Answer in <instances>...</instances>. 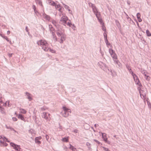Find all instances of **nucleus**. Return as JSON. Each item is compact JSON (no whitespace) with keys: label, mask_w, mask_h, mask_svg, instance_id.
Returning a JSON list of instances; mask_svg holds the SVG:
<instances>
[{"label":"nucleus","mask_w":151,"mask_h":151,"mask_svg":"<svg viewBox=\"0 0 151 151\" xmlns=\"http://www.w3.org/2000/svg\"><path fill=\"white\" fill-rule=\"evenodd\" d=\"M42 138V137H41L40 136L37 137H36V140L37 139L38 140H40Z\"/></svg>","instance_id":"obj_52"},{"label":"nucleus","mask_w":151,"mask_h":151,"mask_svg":"<svg viewBox=\"0 0 151 151\" xmlns=\"http://www.w3.org/2000/svg\"><path fill=\"white\" fill-rule=\"evenodd\" d=\"M73 132L75 133H77L78 132V130L77 129H74Z\"/></svg>","instance_id":"obj_55"},{"label":"nucleus","mask_w":151,"mask_h":151,"mask_svg":"<svg viewBox=\"0 0 151 151\" xmlns=\"http://www.w3.org/2000/svg\"><path fill=\"white\" fill-rule=\"evenodd\" d=\"M34 12L36 16H38L40 15V13L37 10H36Z\"/></svg>","instance_id":"obj_44"},{"label":"nucleus","mask_w":151,"mask_h":151,"mask_svg":"<svg viewBox=\"0 0 151 151\" xmlns=\"http://www.w3.org/2000/svg\"><path fill=\"white\" fill-rule=\"evenodd\" d=\"M35 1L37 4L39 5L42 7H43V6L42 4V2L41 0H35Z\"/></svg>","instance_id":"obj_18"},{"label":"nucleus","mask_w":151,"mask_h":151,"mask_svg":"<svg viewBox=\"0 0 151 151\" xmlns=\"http://www.w3.org/2000/svg\"><path fill=\"white\" fill-rule=\"evenodd\" d=\"M47 3L49 5H51L53 6H56V3L54 2L51 0H47Z\"/></svg>","instance_id":"obj_15"},{"label":"nucleus","mask_w":151,"mask_h":151,"mask_svg":"<svg viewBox=\"0 0 151 151\" xmlns=\"http://www.w3.org/2000/svg\"><path fill=\"white\" fill-rule=\"evenodd\" d=\"M9 58H11L12 57V54H9Z\"/></svg>","instance_id":"obj_64"},{"label":"nucleus","mask_w":151,"mask_h":151,"mask_svg":"<svg viewBox=\"0 0 151 151\" xmlns=\"http://www.w3.org/2000/svg\"><path fill=\"white\" fill-rule=\"evenodd\" d=\"M19 110L21 111V113L24 114H25L26 113V111L23 109L20 108Z\"/></svg>","instance_id":"obj_29"},{"label":"nucleus","mask_w":151,"mask_h":151,"mask_svg":"<svg viewBox=\"0 0 151 151\" xmlns=\"http://www.w3.org/2000/svg\"><path fill=\"white\" fill-rule=\"evenodd\" d=\"M146 33L147 35L148 36H151V34L150 32V31L148 30H147L146 31Z\"/></svg>","instance_id":"obj_35"},{"label":"nucleus","mask_w":151,"mask_h":151,"mask_svg":"<svg viewBox=\"0 0 151 151\" xmlns=\"http://www.w3.org/2000/svg\"><path fill=\"white\" fill-rule=\"evenodd\" d=\"M126 66L127 68L129 71V73L131 74L132 75L134 74L133 72L132 71L131 69L130 68V67L128 64H126Z\"/></svg>","instance_id":"obj_14"},{"label":"nucleus","mask_w":151,"mask_h":151,"mask_svg":"<svg viewBox=\"0 0 151 151\" xmlns=\"http://www.w3.org/2000/svg\"><path fill=\"white\" fill-rule=\"evenodd\" d=\"M61 38L60 40V43H63V41L65 40L66 39V35L64 34L61 35Z\"/></svg>","instance_id":"obj_12"},{"label":"nucleus","mask_w":151,"mask_h":151,"mask_svg":"<svg viewBox=\"0 0 151 151\" xmlns=\"http://www.w3.org/2000/svg\"><path fill=\"white\" fill-rule=\"evenodd\" d=\"M50 114L47 112H44L42 115V118H44L47 121H49L50 119H49Z\"/></svg>","instance_id":"obj_6"},{"label":"nucleus","mask_w":151,"mask_h":151,"mask_svg":"<svg viewBox=\"0 0 151 151\" xmlns=\"http://www.w3.org/2000/svg\"><path fill=\"white\" fill-rule=\"evenodd\" d=\"M71 27V28L72 29H73L74 27H75V25L74 24H72V25H71V27Z\"/></svg>","instance_id":"obj_59"},{"label":"nucleus","mask_w":151,"mask_h":151,"mask_svg":"<svg viewBox=\"0 0 151 151\" xmlns=\"http://www.w3.org/2000/svg\"><path fill=\"white\" fill-rule=\"evenodd\" d=\"M3 97L2 95L0 93V111L1 112H2L4 109L2 106L4 105H6V103H4L3 101Z\"/></svg>","instance_id":"obj_4"},{"label":"nucleus","mask_w":151,"mask_h":151,"mask_svg":"<svg viewBox=\"0 0 151 151\" xmlns=\"http://www.w3.org/2000/svg\"><path fill=\"white\" fill-rule=\"evenodd\" d=\"M26 95L27 96V98L29 99V101H31L32 100V98L30 96L31 94L28 92H26L25 93Z\"/></svg>","instance_id":"obj_16"},{"label":"nucleus","mask_w":151,"mask_h":151,"mask_svg":"<svg viewBox=\"0 0 151 151\" xmlns=\"http://www.w3.org/2000/svg\"><path fill=\"white\" fill-rule=\"evenodd\" d=\"M139 92L140 95V96H141L142 95L143 96H144V94L143 93L144 91L143 90L140 89L139 90Z\"/></svg>","instance_id":"obj_33"},{"label":"nucleus","mask_w":151,"mask_h":151,"mask_svg":"<svg viewBox=\"0 0 151 151\" xmlns=\"http://www.w3.org/2000/svg\"><path fill=\"white\" fill-rule=\"evenodd\" d=\"M48 108L45 106H43L40 108V109L41 111H43L46 110Z\"/></svg>","instance_id":"obj_34"},{"label":"nucleus","mask_w":151,"mask_h":151,"mask_svg":"<svg viewBox=\"0 0 151 151\" xmlns=\"http://www.w3.org/2000/svg\"><path fill=\"white\" fill-rule=\"evenodd\" d=\"M49 49L50 51V52H52V53H55V50H54L53 49H51L50 48H49Z\"/></svg>","instance_id":"obj_41"},{"label":"nucleus","mask_w":151,"mask_h":151,"mask_svg":"<svg viewBox=\"0 0 151 151\" xmlns=\"http://www.w3.org/2000/svg\"><path fill=\"white\" fill-rule=\"evenodd\" d=\"M63 111L62 112V115L65 117H67L69 115V113H71V110L65 106H63Z\"/></svg>","instance_id":"obj_2"},{"label":"nucleus","mask_w":151,"mask_h":151,"mask_svg":"<svg viewBox=\"0 0 151 151\" xmlns=\"http://www.w3.org/2000/svg\"><path fill=\"white\" fill-rule=\"evenodd\" d=\"M92 8L93 11L94 13L95 14V15H96V14H98V11H97V9L96 8L95 5H94L93 4H92Z\"/></svg>","instance_id":"obj_13"},{"label":"nucleus","mask_w":151,"mask_h":151,"mask_svg":"<svg viewBox=\"0 0 151 151\" xmlns=\"http://www.w3.org/2000/svg\"><path fill=\"white\" fill-rule=\"evenodd\" d=\"M64 34V31L61 29H58L56 32V34L58 37H60L61 35Z\"/></svg>","instance_id":"obj_10"},{"label":"nucleus","mask_w":151,"mask_h":151,"mask_svg":"<svg viewBox=\"0 0 151 151\" xmlns=\"http://www.w3.org/2000/svg\"><path fill=\"white\" fill-rule=\"evenodd\" d=\"M138 20L139 22H140L142 21V19L140 18L138 19Z\"/></svg>","instance_id":"obj_60"},{"label":"nucleus","mask_w":151,"mask_h":151,"mask_svg":"<svg viewBox=\"0 0 151 151\" xmlns=\"http://www.w3.org/2000/svg\"><path fill=\"white\" fill-rule=\"evenodd\" d=\"M68 19V17L66 16H63L60 19V23L65 26L67 24V21Z\"/></svg>","instance_id":"obj_3"},{"label":"nucleus","mask_w":151,"mask_h":151,"mask_svg":"<svg viewBox=\"0 0 151 151\" xmlns=\"http://www.w3.org/2000/svg\"><path fill=\"white\" fill-rule=\"evenodd\" d=\"M54 6L55 7V8L56 9H58V10L59 11H60V10L61 9L62 7H61L60 4H58L57 5H56V6Z\"/></svg>","instance_id":"obj_25"},{"label":"nucleus","mask_w":151,"mask_h":151,"mask_svg":"<svg viewBox=\"0 0 151 151\" xmlns=\"http://www.w3.org/2000/svg\"><path fill=\"white\" fill-rule=\"evenodd\" d=\"M37 44L39 46H40L42 49L45 51H47L49 49V44L47 41L45 40H41L37 42Z\"/></svg>","instance_id":"obj_1"},{"label":"nucleus","mask_w":151,"mask_h":151,"mask_svg":"<svg viewBox=\"0 0 151 151\" xmlns=\"http://www.w3.org/2000/svg\"><path fill=\"white\" fill-rule=\"evenodd\" d=\"M62 140L63 142H67L68 141V140L67 138L64 137L63 138Z\"/></svg>","instance_id":"obj_39"},{"label":"nucleus","mask_w":151,"mask_h":151,"mask_svg":"<svg viewBox=\"0 0 151 151\" xmlns=\"http://www.w3.org/2000/svg\"><path fill=\"white\" fill-rule=\"evenodd\" d=\"M50 32H51V33L52 34V32H54V31H55V29H54V28H52V29H50Z\"/></svg>","instance_id":"obj_46"},{"label":"nucleus","mask_w":151,"mask_h":151,"mask_svg":"<svg viewBox=\"0 0 151 151\" xmlns=\"http://www.w3.org/2000/svg\"><path fill=\"white\" fill-rule=\"evenodd\" d=\"M1 36L3 38H4L5 39H6V41L7 42H9L10 44H12L11 41V40H9V39L7 38V37L5 36H4V35H1Z\"/></svg>","instance_id":"obj_17"},{"label":"nucleus","mask_w":151,"mask_h":151,"mask_svg":"<svg viewBox=\"0 0 151 151\" xmlns=\"http://www.w3.org/2000/svg\"><path fill=\"white\" fill-rule=\"evenodd\" d=\"M4 138H5V141L7 142H9V141L5 137H4Z\"/></svg>","instance_id":"obj_62"},{"label":"nucleus","mask_w":151,"mask_h":151,"mask_svg":"<svg viewBox=\"0 0 151 151\" xmlns=\"http://www.w3.org/2000/svg\"><path fill=\"white\" fill-rule=\"evenodd\" d=\"M104 134H105L104 133H102V137L103 138L104 140L106 142L108 140L107 138L106 137V138L104 137Z\"/></svg>","instance_id":"obj_31"},{"label":"nucleus","mask_w":151,"mask_h":151,"mask_svg":"<svg viewBox=\"0 0 151 151\" xmlns=\"http://www.w3.org/2000/svg\"><path fill=\"white\" fill-rule=\"evenodd\" d=\"M105 42L106 43L107 46L108 47V46L111 45V44L109 43L108 41L107 38L106 36V39H105Z\"/></svg>","instance_id":"obj_26"},{"label":"nucleus","mask_w":151,"mask_h":151,"mask_svg":"<svg viewBox=\"0 0 151 151\" xmlns=\"http://www.w3.org/2000/svg\"><path fill=\"white\" fill-rule=\"evenodd\" d=\"M141 71L142 73L145 76H146V75L147 73V72L146 70L142 69L141 70Z\"/></svg>","instance_id":"obj_23"},{"label":"nucleus","mask_w":151,"mask_h":151,"mask_svg":"<svg viewBox=\"0 0 151 151\" xmlns=\"http://www.w3.org/2000/svg\"><path fill=\"white\" fill-rule=\"evenodd\" d=\"M63 4L64 7H65V9H68V8H69V7L68 6L65 5V4H64V3H63Z\"/></svg>","instance_id":"obj_40"},{"label":"nucleus","mask_w":151,"mask_h":151,"mask_svg":"<svg viewBox=\"0 0 151 151\" xmlns=\"http://www.w3.org/2000/svg\"><path fill=\"white\" fill-rule=\"evenodd\" d=\"M138 19L140 18V14L139 13H138L136 15Z\"/></svg>","instance_id":"obj_42"},{"label":"nucleus","mask_w":151,"mask_h":151,"mask_svg":"<svg viewBox=\"0 0 151 151\" xmlns=\"http://www.w3.org/2000/svg\"><path fill=\"white\" fill-rule=\"evenodd\" d=\"M94 141H95V142H96L98 144H100V142L98 140H97L94 139Z\"/></svg>","instance_id":"obj_54"},{"label":"nucleus","mask_w":151,"mask_h":151,"mask_svg":"<svg viewBox=\"0 0 151 151\" xmlns=\"http://www.w3.org/2000/svg\"><path fill=\"white\" fill-rule=\"evenodd\" d=\"M45 137H46V138L47 139V141L48 140V139H49V136L48 135H46V136H45Z\"/></svg>","instance_id":"obj_53"},{"label":"nucleus","mask_w":151,"mask_h":151,"mask_svg":"<svg viewBox=\"0 0 151 151\" xmlns=\"http://www.w3.org/2000/svg\"><path fill=\"white\" fill-rule=\"evenodd\" d=\"M106 142L108 144H110L111 142L107 140Z\"/></svg>","instance_id":"obj_63"},{"label":"nucleus","mask_w":151,"mask_h":151,"mask_svg":"<svg viewBox=\"0 0 151 151\" xmlns=\"http://www.w3.org/2000/svg\"><path fill=\"white\" fill-rule=\"evenodd\" d=\"M43 17L44 19L46 20H47L48 21L50 20V17L49 16L47 15L46 14H45L44 15Z\"/></svg>","instance_id":"obj_24"},{"label":"nucleus","mask_w":151,"mask_h":151,"mask_svg":"<svg viewBox=\"0 0 151 151\" xmlns=\"http://www.w3.org/2000/svg\"><path fill=\"white\" fill-rule=\"evenodd\" d=\"M132 76H133L136 84L139 86V87L141 86H142V84L140 83L137 75L135 74H134L132 75Z\"/></svg>","instance_id":"obj_5"},{"label":"nucleus","mask_w":151,"mask_h":151,"mask_svg":"<svg viewBox=\"0 0 151 151\" xmlns=\"http://www.w3.org/2000/svg\"><path fill=\"white\" fill-rule=\"evenodd\" d=\"M66 24L70 27H71V25H72V23L71 22H68Z\"/></svg>","instance_id":"obj_47"},{"label":"nucleus","mask_w":151,"mask_h":151,"mask_svg":"<svg viewBox=\"0 0 151 151\" xmlns=\"http://www.w3.org/2000/svg\"><path fill=\"white\" fill-rule=\"evenodd\" d=\"M70 147L69 148L71 149L73 151H76V149L73 146L71 145L70 144Z\"/></svg>","instance_id":"obj_28"},{"label":"nucleus","mask_w":151,"mask_h":151,"mask_svg":"<svg viewBox=\"0 0 151 151\" xmlns=\"http://www.w3.org/2000/svg\"><path fill=\"white\" fill-rule=\"evenodd\" d=\"M32 8L33 9H34V11H35L36 10V6H35V5H33L32 6Z\"/></svg>","instance_id":"obj_49"},{"label":"nucleus","mask_w":151,"mask_h":151,"mask_svg":"<svg viewBox=\"0 0 151 151\" xmlns=\"http://www.w3.org/2000/svg\"><path fill=\"white\" fill-rule=\"evenodd\" d=\"M114 61L115 63V64L117 65L118 67H120L122 66V65L119 61L117 60H115Z\"/></svg>","instance_id":"obj_19"},{"label":"nucleus","mask_w":151,"mask_h":151,"mask_svg":"<svg viewBox=\"0 0 151 151\" xmlns=\"http://www.w3.org/2000/svg\"><path fill=\"white\" fill-rule=\"evenodd\" d=\"M49 28L50 29H51L52 28H53L52 27V25H49Z\"/></svg>","instance_id":"obj_58"},{"label":"nucleus","mask_w":151,"mask_h":151,"mask_svg":"<svg viewBox=\"0 0 151 151\" xmlns=\"http://www.w3.org/2000/svg\"><path fill=\"white\" fill-rule=\"evenodd\" d=\"M18 118L19 119H20L21 120L24 121L25 122V121L24 119V116L21 114H19L18 116Z\"/></svg>","instance_id":"obj_20"},{"label":"nucleus","mask_w":151,"mask_h":151,"mask_svg":"<svg viewBox=\"0 0 151 151\" xmlns=\"http://www.w3.org/2000/svg\"><path fill=\"white\" fill-rule=\"evenodd\" d=\"M100 13L96 14V17L97 18L99 22L100 23V24L101 25L102 24H104V23L103 22V20L101 18H100Z\"/></svg>","instance_id":"obj_9"},{"label":"nucleus","mask_w":151,"mask_h":151,"mask_svg":"<svg viewBox=\"0 0 151 151\" xmlns=\"http://www.w3.org/2000/svg\"><path fill=\"white\" fill-rule=\"evenodd\" d=\"M52 34L54 40H55V42L57 40V38L55 35V33L52 32Z\"/></svg>","instance_id":"obj_27"},{"label":"nucleus","mask_w":151,"mask_h":151,"mask_svg":"<svg viewBox=\"0 0 151 151\" xmlns=\"http://www.w3.org/2000/svg\"><path fill=\"white\" fill-rule=\"evenodd\" d=\"M35 141L36 143H37L38 144H40L41 143V142L39 141V140L38 139H37L36 140V138H35Z\"/></svg>","instance_id":"obj_37"},{"label":"nucleus","mask_w":151,"mask_h":151,"mask_svg":"<svg viewBox=\"0 0 151 151\" xmlns=\"http://www.w3.org/2000/svg\"><path fill=\"white\" fill-rule=\"evenodd\" d=\"M98 65L100 68L103 69L104 67H106V65L102 62L100 61L98 63Z\"/></svg>","instance_id":"obj_11"},{"label":"nucleus","mask_w":151,"mask_h":151,"mask_svg":"<svg viewBox=\"0 0 151 151\" xmlns=\"http://www.w3.org/2000/svg\"><path fill=\"white\" fill-rule=\"evenodd\" d=\"M102 30L104 31L105 32H106V27H105L104 24H102Z\"/></svg>","instance_id":"obj_36"},{"label":"nucleus","mask_w":151,"mask_h":151,"mask_svg":"<svg viewBox=\"0 0 151 151\" xmlns=\"http://www.w3.org/2000/svg\"><path fill=\"white\" fill-rule=\"evenodd\" d=\"M34 130L32 129H29V133L31 134L32 135L34 133Z\"/></svg>","instance_id":"obj_32"},{"label":"nucleus","mask_w":151,"mask_h":151,"mask_svg":"<svg viewBox=\"0 0 151 151\" xmlns=\"http://www.w3.org/2000/svg\"><path fill=\"white\" fill-rule=\"evenodd\" d=\"M104 39H106V37H107V35L106 34V32H104Z\"/></svg>","instance_id":"obj_51"},{"label":"nucleus","mask_w":151,"mask_h":151,"mask_svg":"<svg viewBox=\"0 0 151 151\" xmlns=\"http://www.w3.org/2000/svg\"><path fill=\"white\" fill-rule=\"evenodd\" d=\"M106 67H104V68L102 69L104 71H105L107 73L109 74H110V73H111V75H112V71L111 70H109L108 67L106 66Z\"/></svg>","instance_id":"obj_8"},{"label":"nucleus","mask_w":151,"mask_h":151,"mask_svg":"<svg viewBox=\"0 0 151 151\" xmlns=\"http://www.w3.org/2000/svg\"><path fill=\"white\" fill-rule=\"evenodd\" d=\"M6 127L7 129H9L11 130H13L14 131V132H17V131L16 130H15L14 128H12V127H11L10 126H7L6 125Z\"/></svg>","instance_id":"obj_22"},{"label":"nucleus","mask_w":151,"mask_h":151,"mask_svg":"<svg viewBox=\"0 0 151 151\" xmlns=\"http://www.w3.org/2000/svg\"><path fill=\"white\" fill-rule=\"evenodd\" d=\"M109 52L111 55L114 53H115V52L112 49H109Z\"/></svg>","instance_id":"obj_30"},{"label":"nucleus","mask_w":151,"mask_h":151,"mask_svg":"<svg viewBox=\"0 0 151 151\" xmlns=\"http://www.w3.org/2000/svg\"><path fill=\"white\" fill-rule=\"evenodd\" d=\"M12 119L14 121H17V119L15 117H13L12 118Z\"/></svg>","instance_id":"obj_50"},{"label":"nucleus","mask_w":151,"mask_h":151,"mask_svg":"<svg viewBox=\"0 0 151 151\" xmlns=\"http://www.w3.org/2000/svg\"><path fill=\"white\" fill-rule=\"evenodd\" d=\"M5 103H6V105H4V106H6L7 105V103L8 104V106H9V101H6Z\"/></svg>","instance_id":"obj_57"},{"label":"nucleus","mask_w":151,"mask_h":151,"mask_svg":"<svg viewBox=\"0 0 151 151\" xmlns=\"http://www.w3.org/2000/svg\"><path fill=\"white\" fill-rule=\"evenodd\" d=\"M52 23L54 25H55V26H56V22L55 21L53 20L52 21Z\"/></svg>","instance_id":"obj_48"},{"label":"nucleus","mask_w":151,"mask_h":151,"mask_svg":"<svg viewBox=\"0 0 151 151\" xmlns=\"http://www.w3.org/2000/svg\"><path fill=\"white\" fill-rule=\"evenodd\" d=\"M102 147L103 149V150L105 151H111L108 148L105 147Z\"/></svg>","instance_id":"obj_38"},{"label":"nucleus","mask_w":151,"mask_h":151,"mask_svg":"<svg viewBox=\"0 0 151 151\" xmlns=\"http://www.w3.org/2000/svg\"><path fill=\"white\" fill-rule=\"evenodd\" d=\"M126 14L127 16L128 17H127V19H129H129L130 20H131V18H130L129 17V16H128V15H127V14H126Z\"/></svg>","instance_id":"obj_56"},{"label":"nucleus","mask_w":151,"mask_h":151,"mask_svg":"<svg viewBox=\"0 0 151 151\" xmlns=\"http://www.w3.org/2000/svg\"><path fill=\"white\" fill-rule=\"evenodd\" d=\"M111 55L113 58L114 61L115 60H117V55L115 53Z\"/></svg>","instance_id":"obj_21"},{"label":"nucleus","mask_w":151,"mask_h":151,"mask_svg":"<svg viewBox=\"0 0 151 151\" xmlns=\"http://www.w3.org/2000/svg\"><path fill=\"white\" fill-rule=\"evenodd\" d=\"M140 38H141L140 39H141V41H144L145 42V40H144V38H143V37H140Z\"/></svg>","instance_id":"obj_61"},{"label":"nucleus","mask_w":151,"mask_h":151,"mask_svg":"<svg viewBox=\"0 0 151 151\" xmlns=\"http://www.w3.org/2000/svg\"><path fill=\"white\" fill-rule=\"evenodd\" d=\"M145 76V78L146 80L148 81L150 80V78L149 76L146 75V76Z\"/></svg>","instance_id":"obj_43"},{"label":"nucleus","mask_w":151,"mask_h":151,"mask_svg":"<svg viewBox=\"0 0 151 151\" xmlns=\"http://www.w3.org/2000/svg\"><path fill=\"white\" fill-rule=\"evenodd\" d=\"M10 145L11 146L13 147L17 151H20L21 148L19 145H16L12 142L10 143Z\"/></svg>","instance_id":"obj_7"},{"label":"nucleus","mask_w":151,"mask_h":151,"mask_svg":"<svg viewBox=\"0 0 151 151\" xmlns=\"http://www.w3.org/2000/svg\"><path fill=\"white\" fill-rule=\"evenodd\" d=\"M7 145H8V144L4 142H3V145H2V146H7Z\"/></svg>","instance_id":"obj_45"}]
</instances>
